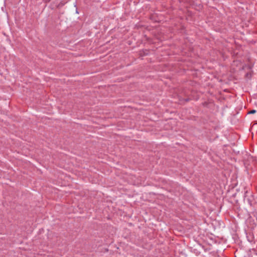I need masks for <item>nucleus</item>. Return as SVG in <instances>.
I'll return each mask as SVG.
<instances>
[{
	"instance_id": "nucleus-1",
	"label": "nucleus",
	"mask_w": 257,
	"mask_h": 257,
	"mask_svg": "<svg viewBox=\"0 0 257 257\" xmlns=\"http://www.w3.org/2000/svg\"><path fill=\"white\" fill-rule=\"evenodd\" d=\"M255 111H255V110H251L249 113H251V114H252V113H255Z\"/></svg>"
},
{
	"instance_id": "nucleus-2",
	"label": "nucleus",
	"mask_w": 257,
	"mask_h": 257,
	"mask_svg": "<svg viewBox=\"0 0 257 257\" xmlns=\"http://www.w3.org/2000/svg\"><path fill=\"white\" fill-rule=\"evenodd\" d=\"M249 235H250L249 234V235L247 236L248 240H249V241H250V242H252V240H251V239H250L249 238Z\"/></svg>"
}]
</instances>
